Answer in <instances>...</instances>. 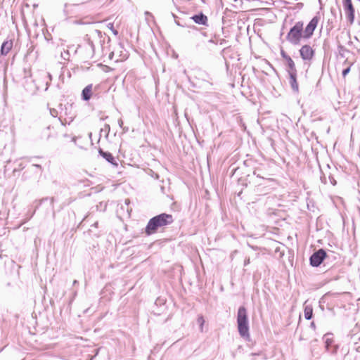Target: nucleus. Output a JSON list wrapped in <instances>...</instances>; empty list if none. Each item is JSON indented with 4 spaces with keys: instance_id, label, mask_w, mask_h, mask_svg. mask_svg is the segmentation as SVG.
<instances>
[{
    "instance_id": "obj_6",
    "label": "nucleus",
    "mask_w": 360,
    "mask_h": 360,
    "mask_svg": "<svg viewBox=\"0 0 360 360\" xmlns=\"http://www.w3.org/2000/svg\"><path fill=\"white\" fill-rule=\"evenodd\" d=\"M319 17L314 16L308 23L304 30H303L304 39H309L313 35L314 32L317 27L319 21Z\"/></svg>"
},
{
    "instance_id": "obj_35",
    "label": "nucleus",
    "mask_w": 360,
    "mask_h": 360,
    "mask_svg": "<svg viewBox=\"0 0 360 360\" xmlns=\"http://www.w3.org/2000/svg\"><path fill=\"white\" fill-rule=\"evenodd\" d=\"M122 129H123L124 132L128 131V128L127 127H122Z\"/></svg>"
},
{
    "instance_id": "obj_8",
    "label": "nucleus",
    "mask_w": 360,
    "mask_h": 360,
    "mask_svg": "<svg viewBox=\"0 0 360 360\" xmlns=\"http://www.w3.org/2000/svg\"><path fill=\"white\" fill-rule=\"evenodd\" d=\"M325 343L326 351L330 354H335L338 351V347L334 344V340L332 334H326L323 337Z\"/></svg>"
},
{
    "instance_id": "obj_1",
    "label": "nucleus",
    "mask_w": 360,
    "mask_h": 360,
    "mask_svg": "<svg viewBox=\"0 0 360 360\" xmlns=\"http://www.w3.org/2000/svg\"><path fill=\"white\" fill-rule=\"evenodd\" d=\"M174 218L172 214L162 213L151 218L146 227V233L148 236L156 233L158 229L172 224Z\"/></svg>"
},
{
    "instance_id": "obj_36",
    "label": "nucleus",
    "mask_w": 360,
    "mask_h": 360,
    "mask_svg": "<svg viewBox=\"0 0 360 360\" xmlns=\"http://www.w3.org/2000/svg\"><path fill=\"white\" fill-rule=\"evenodd\" d=\"M112 30V32L114 33L115 35H117V31L115 30Z\"/></svg>"
},
{
    "instance_id": "obj_12",
    "label": "nucleus",
    "mask_w": 360,
    "mask_h": 360,
    "mask_svg": "<svg viewBox=\"0 0 360 360\" xmlns=\"http://www.w3.org/2000/svg\"><path fill=\"white\" fill-rule=\"evenodd\" d=\"M196 24L207 25V17L202 13L195 15L191 18Z\"/></svg>"
},
{
    "instance_id": "obj_25",
    "label": "nucleus",
    "mask_w": 360,
    "mask_h": 360,
    "mask_svg": "<svg viewBox=\"0 0 360 360\" xmlns=\"http://www.w3.org/2000/svg\"><path fill=\"white\" fill-rule=\"evenodd\" d=\"M349 71H350V68L349 67L346 68V69H345V70H343V71L342 72V76L344 77H346V75L349 72Z\"/></svg>"
},
{
    "instance_id": "obj_3",
    "label": "nucleus",
    "mask_w": 360,
    "mask_h": 360,
    "mask_svg": "<svg viewBox=\"0 0 360 360\" xmlns=\"http://www.w3.org/2000/svg\"><path fill=\"white\" fill-rule=\"evenodd\" d=\"M303 26V22H297L288 32L286 36L287 41L292 45H299L301 40L304 39Z\"/></svg>"
},
{
    "instance_id": "obj_29",
    "label": "nucleus",
    "mask_w": 360,
    "mask_h": 360,
    "mask_svg": "<svg viewBox=\"0 0 360 360\" xmlns=\"http://www.w3.org/2000/svg\"><path fill=\"white\" fill-rule=\"evenodd\" d=\"M117 122H118V125L120 126V127L122 128V127H123V121H122V120L121 118L119 119Z\"/></svg>"
},
{
    "instance_id": "obj_13",
    "label": "nucleus",
    "mask_w": 360,
    "mask_h": 360,
    "mask_svg": "<svg viewBox=\"0 0 360 360\" xmlns=\"http://www.w3.org/2000/svg\"><path fill=\"white\" fill-rule=\"evenodd\" d=\"M289 83L291 86V89L295 93L299 92V86L298 83L297 82V72L295 74H290L289 75Z\"/></svg>"
},
{
    "instance_id": "obj_17",
    "label": "nucleus",
    "mask_w": 360,
    "mask_h": 360,
    "mask_svg": "<svg viewBox=\"0 0 360 360\" xmlns=\"http://www.w3.org/2000/svg\"><path fill=\"white\" fill-rule=\"evenodd\" d=\"M286 61V65H287V71L288 72V75L290 74H295L297 72V70L295 68V64L292 59L291 58H288Z\"/></svg>"
},
{
    "instance_id": "obj_4",
    "label": "nucleus",
    "mask_w": 360,
    "mask_h": 360,
    "mask_svg": "<svg viewBox=\"0 0 360 360\" xmlns=\"http://www.w3.org/2000/svg\"><path fill=\"white\" fill-rule=\"evenodd\" d=\"M80 52L85 60L94 58L95 56V46L90 38H86L85 43L79 46Z\"/></svg>"
},
{
    "instance_id": "obj_15",
    "label": "nucleus",
    "mask_w": 360,
    "mask_h": 360,
    "mask_svg": "<svg viewBox=\"0 0 360 360\" xmlns=\"http://www.w3.org/2000/svg\"><path fill=\"white\" fill-rule=\"evenodd\" d=\"M13 47V41L8 40L4 41L1 46V54L6 56Z\"/></svg>"
},
{
    "instance_id": "obj_40",
    "label": "nucleus",
    "mask_w": 360,
    "mask_h": 360,
    "mask_svg": "<svg viewBox=\"0 0 360 360\" xmlns=\"http://www.w3.org/2000/svg\"><path fill=\"white\" fill-rule=\"evenodd\" d=\"M49 85V82H46V89H48Z\"/></svg>"
},
{
    "instance_id": "obj_11",
    "label": "nucleus",
    "mask_w": 360,
    "mask_h": 360,
    "mask_svg": "<svg viewBox=\"0 0 360 360\" xmlns=\"http://www.w3.org/2000/svg\"><path fill=\"white\" fill-rule=\"evenodd\" d=\"M99 154L114 167H117L118 163L112 155L109 152L103 151L101 148L98 150Z\"/></svg>"
},
{
    "instance_id": "obj_14",
    "label": "nucleus",
    "mask_w": 360,
    "mask_h": 360,
    "mask_svg": "<svg viewBox=\"0 0 360 360\" xmlns=\"http://www.w3.org/2000/svg\"><path fill=\"white\" fill-rule=\"evenodd\" d=\"M92 89H93V85L91 84H89L87 85L82 91V98L85 101H88L91 97V95H92Z\"/></svg>"
},
{
    "instance_id": "obj_32",
    "label": "nucleus",
    "mask_w": 360,
    "mask_h": 360,
    "mask_svg": "<svg viewBox=\"0 0 360 360\" xmlns=\"http://www.w3.org/2000/svg\"><path fill=\"white\" fill-rule=\"evenodd\" d=\"M321 181L323 183V184H326V178L323 177V178H321Z\"/></svg>"
},
{
    "instance_id": "obj_31",
    "label": "nucleus",
    "mask_w": 360,
    "mask_h": 360,
    "mask_svg": "<svg viewBox=\"0 0 360 360\" xmlns=\"http://www.w3.org/2000/svg\"><path fill=\"white\" fill-rule=\"evenodd\" d=\"M78 283H79V282H78L77 280H75V281H73V283H72V285H77Z\"/></svg>"
},
{
    "instance_id": "obj_33",
    "label": "nucleus",
    "mask_w": 360,
    "mask_h": 360,
    "mask_svg": "<svg viewBox=\"0 0 360 360\" xmlns=\"http://www.w3.org/2000/svg\"><path fill=\"white\" fill-rule=\"evenodd\" d=\"M250 263V259H248L246 260H245V265H247Z\"/></svg>"
},
{
    "instance_id": "obj_19",
    "label": "nucleus",
    "mask_w": 360,
    "mask_h": 360,
    "mask_svg": "<svg viewBox=\"0 0 360 360\" xmlns=\"http://www.w3.org/2000/svg\"><path fill=\"white\" fill-rule=\"evenodd\" d=\"M198 323L200 325V329L201 331L203 330V325L205 323V320L202 316H199L197 319Z\"/></svg>"
},
{
    "instance_id": "obj_39",
    "label": "nucleus",
    "mask_w": 360,
    "mask_h": 360,
    "mask_svg": "<svg viewBox=\"0 0 360 360\" xmlns=\"http://www.w3.org/2000/svg\"><path fill=\"white\" fill-rule=\"evenodd\" d=\"M112 56H113V53L112 52V53H110L109 58H112Z\"/></svg>"
},
{
    "instance_id": "obj_21",
    "label": "nucleus",
    "mask_w": 360,
    "mask_h": 360,
    "mask_svg": "<svg viewBox=\"0 0 360 360\" xmlns=\"http://www.w3.org/2000/svg\"><path fill=\"white\" fill-rule=\"evenodd\" d=\"M25 167V166L24 165V164H23V163H22V162H20V163H19V165H18V168H15V169H13V172H17V171H19V170L23 169Z\"/></svg>"
},
{
    "instance_id": "obj_5",
    "label": "nucleus",
    "mask_w": 360,
    "mask_h": 360,
    "mask_svg": "<svg viewBox=\"0 0 360 360\" xmlns=\"http://www.w3.org/2000/svg\"><path fill=\"white\" fill-rule=\"evenodd\" d=\"M342 6L348 21L350 24H352L354 21L355 10L352 0H342Z\"/></svg>"
},
{
    "instance_id": "obj_23",
    "label": "nucleus",
    "mask_w": 360,
    "mask_h": 360,
    "mask_svg": "<svg viewBox=\"0 0 360 360\" xmlns=\"http://www.w3.org/2000/svg\"><path fill=\"white\" fill-rule=\"evenodd\" d=\"M50 114L51 115V116H53V117H57L58 115V111L57 110L54 109V108H52V109H50Z\"/></svg>"
},
{
    "instance_id": "obj_26",
    "label": "nucleus",
    "mask_w": 360,
    "mask_h": 360,
    "mask_svg": "<svg viewBox=\"0 0 360 360\" xmlns=\"http://www.w3.org/2000/svg\"><path fill=\"white\" fill-rule=\"evenodd\" d=\"M329 179H330V181L331 184H333V186H335V185H336V184H337V181H336V180L334 179V177H333V176H329Z\"/></svg>"
},
{
    "instance_id": "obj_30",
    "label": "nucleus",
    "mask_w": 360,
    "mask_h": 360,
    "mask_svg": "<svg viewBox=\"0 0 360 360\" xmlns=\"http://www.w3.org/2000/svg\"><path fill=\"white\" fill-rule=\"evenodd\" d=\"M47 77L49 79L50 81L52 80V76L49 72H47Z\"/></svg>"
},
{
    "instance_id": "obj_41",
    "label": "nucleus",
    "mask_w": 360,
    "mask_h": 360,
    "mask_svg": "<svg viewBox=\"0 0 360 360\" xmlns=\"http://www.w3.org/2000/svg\"><path fill=\"white\" fill-rule=\"evenodd\" d=\"M76 295H77V292L75 291V292H74V297H75V296H76Z\"/></svg>"
},
{
    "instance_id": "obj_2",
    "label": "nucleus",
    "mask_w": 360,
    "mask_h": 360,
    "mask_svg": "<svg viewBox=\"0 0 360 360\" xmlns=\"http://www.w3.org/2000/svg\"><path fill=\"white\" fill-rule=\"evenodd\" d=\"M238 329L240 335L242 338H249V323L247 310L245 307H239L237 314Z\"/></svg>"
},
{
    "instance_id": "obj_34",
    "label": "nucleus",
    "mask_w": 360,
    "mask_h": 360,
    "mask_svg": "<svg viewBox=\"0 0 360 360\" xmlns=\"http://www.w3.org/2000/svg\"><path fill=\"white\" fill-rule=\"evenodd\" d=\"M108 27H110V29L112 30V29H113V24L110 23V24L108 25Z\"/></svg>"
},
{
    "instance_id": "obj_24",
    "label": "nucleus",
    "mask_w": 360,
    "mask_h": 360,
    "mask_svg": "<svg viewBox=\"0 0 360 360\" xmlns=\"http://www.w3.org/2000/svg\"><path fill=\"white\" fill-rule=\"evenodd\" d=\"M105 130L106 132H107V135L108 134V133L110 132V127L108 124H105L104 125V128L103 129H101V131Z\"/></svg>"
},
{
    "instance_id": "obj_20",
    "label": "nucleus",
    "mask_w": 360,
    "mask_h": 360,
    "mask_svg": "<svg viewBox=\"0 0 360 360\" xmlns=\"http://www.w3.org/2000/svg\"><path fill=\"white\" fill-rule=\"evenodd\" d=\"M35 213V210L32 212H27V214H26V218L25 219V220L22 222V224H25L26 221H27L28 220H30L32 217L33 215Z\"/></svg>"
},
{
    "instance_id": "obj_18",
    "label": "nucleus",
    "mask_w": 360,
    "mask_h": 360,
    "mask_svg": "<svg viewBox=\"0 0 360 360\" xmlns=\"http://www.w3.org/2000/svg\"><path fill=\"white\" fill-rule=\"evenodd\" d=\"M304 318L307 320H310L312 318V315H313L312 307L311 306L306 305L304 307Z\"/></svg>"
},
{
    "instance_id": "obj_7",
    "label": "nucleus",
    "mask_w": 360,
    "mask_h": 360,
    "mask_svg": "<svg viewBox=\"0 0 360 360\" xmlns=\"http://www.w3.org/2000/svg\"><path fill=\"white\" fill-rule=\"evenodd\" d=\"M326 257V252L323 249H319L311 255L309 258L310 264L312 266H319Z\"/></svg>"
},
{
    "instance_id": "obj_28",
    "label": "nucleus",
    "mask_w": 360,
    "mask_h": 360,
    "mask_svg": "<svg viewBox=\"0 0 360 360\" xmlns=\"http://www.w3.org/2000/svg\"><path fill=\"white\" fill-rule=\"evenodd\" d=\"M94 33L98 37H102V32L98 30H96L94 31Z\"/></svg>"
},
{
    "instance_id": "obj_10",
    "label": "nucleus",
    "mask_w": 360,
    "mask_h": 360,
    "mask_svg": "<svg viewBox=\"0 0 360 360\" xmlns=\"http://www.w3.org/2000/svg\"><path fill=\"white\" fill-rule=\"evenodd\" d=\"M43 172L42 167L40 165L38 164H34L32 165V168L29 169L27 171L24 172L22 175V179L27 180L28 179V176H27V174L28 172H34L37 176H41Z\"/></svg>"
},
{
    "instance_id": "obj_9",
    "label": "nucleus",
    "mask_w": 360,
    "mask_h": 360,
    "mask_svg": "<svg viewBox=\"0 0 360 360\" xmlns=\"http://www.w3.org/2000/svg\"><path fill=\"white\" fill-rule=\"evenodd\" d=\"M300 54L303 60L310 62L314 56L315 51L310 45L305 44L300 49Z\"/></svg>"
},
{
    "instance_id": "obj_27",
    "label": "nucleus",
    "mask_w": 360,
    "mask_h": 360,
    "mask_svg": "<svg viewBox=\"0 0 360 360\" xmlns=\"http://www.w3.org/2000/svg\"><path fill=\"white\" fill-rule=\"evenodd\" d=\"M338 50H339L340 53H341L342 51H346L345 48L342 45L338 46Z\"/></svg>"
},
{
    "instance_id": "obj_22",
    "label": "nucleus",
    "mask_w": 360,
    "mask_h": 360,
    "mask_svg": "<svg viewBox=\"0 0 360 360\" xmlns=\"http://www.w3.org/2000/svg\"><path fill=\"white\" fill-rule=\"evenodd\" d=\"M281 55L282 58H283V59H285V60H288V58H290V56H288V54H287L284 51H283V50L281 51Z\"/></svg>"
},
{
    "instance_id": "obj_37",
    "label": "nucleus",
    "mask_w": 360,
    "mask_h": 360,
    "mask_svg": "<svg viewBox=\"0 0 360 360\" xmlns=\"http://www.w3.org/2000/svg\"><path fill=\"white\" fill-rule=\"evenodd\" d=\"M93 226L97 228L98 226V222H95L94 224H93Z\"/></svg>"
},
{
    "instance_id": "obj_38",
    "label": "nucleus",
    "mask_w": 360,
    "mask_h": 360,
    "mask_svg": "<svg viewBox=\"0 0 360 360\" xmlns=\"http://www.w3.org/2000/svg\"><path fill=\"white\" fill-rule=\"evenodd\" d=\"M176 24L177 25H179V26H182V25L179 23V21H176Z\"/></svg>"
},
{
    "instance_id": "obj_16",
    "label": "nucleus",
    "mask_w": 360,
    "mask_h": 360,
    "mask_svg": "<svg viewBox=\"0 0 360 360\" xmlns=\"http://www.w3.org/2000/svg\"><path fill=\"white\" fill-rule=\"evenodd\" d=\"M79 4H70V3L65 4L64 9H63L65 15V16L72 15L74 13L73 8Z\"/></svg>"
}]
</instances>
